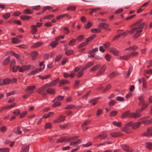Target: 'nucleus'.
<instances>
[{
	"label": "nucleus",
	"mask_w": 152,
	"mask_h": 152,
	"mask_svg": "<svg viewBox=\"0 0 152 152\" xmlns=\"http://www.w3.org/2000/svg\"><path fill=\"white\" fill-rule=\"evenodd\" d=\"M144 26L145 23L143 22V20L141 19L137 20L132 25V28L130 30H126L125 32L120 33V34L121 36H126L128 34L134 33L133 37L134 39H136L140 36Z\"/></svg>",
	"instance_id": "obj_1"
},
{
	"label": "nucleus",
	"mask_w": 152,
	"mask_h": 152,
	"mask_svg": "<svg viewBox=\"0 0 152 152\" xmlns=\"http://www.w3.org/2000/svg\"><path fill=\"white\" fill-rule=\"evenodd\" d=\"M95 36L96 35L95 34H93L88 37L85 42L82 43L79 45L78 48H81L87 45L88 44V42L93 39L95 37Z\"/></svg>",
	"instance_id": "obj_2"
},
{
	"label": "nucleus",
	"mask_w": 152,
	"mask_h": 152,
	"mask_svg": "<svg viewBox=\"0 0 152 152\" xmlns=\"http://www.w3.org/2000/svg\"><path fill=\"white\" fill-rule=\"evenodd\" d=\"M121 147L125 151L127 152H132L133 149L131 147L126 144H122L121 145Z\"/></svg>",
	"instance_id": "obj_3"
},
{
	"label": "nucleus",
	"mask_w": 152,
	"mask_h": 152,
	"mask_svg": "<svg viewBox=\"0 0 152 152\" xmlns=\"http://www.w3.org/2000/svg\"><path fill=\"white\" fill-rule=\"evenodd\" d=\"M30 66L29 65H24L21 67L19 66L18 71L20 72H22L26 71L30 68Z\"/></svg>",
	"instance_id": "obj_4"
},
{
	"label": "nucleus",
	"mask_w": 152,
	"mask_h": 152,
	"mask_svg": "<svg viewBox=\"0 0 152 152\" xmlns=\"http://www.w3.org/2000/svg\"><path fill=\"white\" fill-rule=\"evenodd\" d=\"M106 69L105 65H103L100 69L97 72L96 76L100 75L104 72Z\"/></svg>",
	"instance_id": "obj_5"
},
{
	"label": "nucleus",
	"mask_w": 152,
	"mask_h": 152,
	"mask_svg": "<svg viewBox=\"0 0 152 152\" xmlns=\"http://www.w3.org/2000/svg\"><path fill=\"white\" fill-rule=\"evenodd\" d=\"M152 127H149L147 129V132L143 134V135L146 137L152 136Z\"/></svg>",
	"instance_id": "obj_6"
},
{
	"label": "nucleus",
	"mask_w": 152,
	"mask_h": 152,
	"mask_svg": "<svg viewBox=\"0 0 152 152\" xmlns=\"http://www.w3.org/2000/svg\"><path fill=\"white\" fill-rule=\"evenodd\" d=\"M110 135L112 137H118L123 136L122 133L119 132H113L110 134Z\"/></svg>",
	"instance_id": "obj_7"
},
{
	"label": "nucleus",
	"mask_w": 152,
	"mask_h": 152,
	"mask_svg": "<svg viewBox=\"0 0 152 152\" xmlns=\"http://www.w3.org/2000/svg\"><path fill=\"white\" fill-rule=\"evenodd\" d=\"M35 88V86L32 85L28 87L27 89L25 91H28L31 94L34 93V90Z\"/></svg>",
	"instance_id": "obj_8"
},
{
	"label": "nucleus",
	"mask_w": 152,
	"mask_h": 152,
	"mask_svg": "<svg viewBox=\"0 0 152 152\" xmlns=\"http://www.w3.org/2000/svg\"><path fill=\"white\" fill-rule=\"evenodd\" d=\"M66 118L65 116H63L62 115H60L59 118L57 119L54 121V122L55 123H60L61 122H63L65 120Z\"/></svg>",
	"instance_id": "obj_9"
},
{
	"label": "nucleus",
	"mask_w": 152,
	"mask_h": 152,
	"mask_svg": "<svg viewBox=\"0 0 152 152\" xmlns=\"http://www.w3.org/2000/svg\"><path fill=\"white\" fill-rule=\"evenodd\" d=\"M11 54L12 55L15 56L17 59L19 60L22 61L24 59V57L23 56L15 53L14 52H11Z\"/></svg>",
	"instance_id": "obj_10"
},
{
	"label": "nucleus",
	"mask_w": 152,
	"mask_h": 152,
	"mask_svg": "<svg viewBox=\"0 0 152 152\" xmlns=\"http://www.w3.org/2000/svg\"><path fill=\"white\" fill-rule=\"evenodd\" d=\"M142 121V123L144 124H149L152 123V118L150 120H146L145 118H144L140 119Z\"/></svg>",
	"instance_id": "obj_11"
},
{
	"label": "nucleus",
	"mask_w": 152,
	"mask_h": 152,
	"mask_svg": "<svg viewBox=\"0 0 152 152\" xmlns=\"http://www.w3.org/2000/svg\"><path fill=\"white\" fill-rule=\"evenodd\" d=\"M44 69V67H42L39 68H37L31 71L30 75H34L38 73L39 72L41 71ZM29 74V73H28Z\"/></svg>",
	"instance_id": "obj_12"
},
{
	"label": "nucleus",
	"mask_w": 152,
	"mask_h": 152,
	"mask_svg": "<svg viewBox=\"0 0 152 152\" xmlns=\"http://www.w3.org/2000/svg\"><path fill=\"white\" fill-rule=\"evenodd\" d=\"M141 115L140 114L137 113L136 111L135 113H130V118H137L140 117Z\"/></svg>",
	"instance_id": "obj_13"
},
{
	"label": "nucleus",
	"mask_w": 152,
	"mask_h": 152,
	"mask_svg": "<svg viewBox=\"0 0 152 152\" xmlns=\"http://www.w3.org/2000/svg\"><path fill=\"white\" fill-rule=\"evenodd\" d=\"M107 135L106 132H102L100 134L96 137L95 138H99L101 139H103L107 137Z\"/></svg>",
	"instance_id": "obj_14"
},
{
	"label": "nucleus",
	"mask_w": 152,
	"mask_h": 152,
	"mask_svg": "<svg viewBox=\"0 0 152 152\" xmlns=\"http://www.w3.org/2000/svg\"><path fill=\"white\" fill-rule=\"evenodd\" d=\"M109 26V24L105 23H101L98 26V27L102 29H106Z\"/></svg>",
	"instance_id": "obj_15"
},
{
	"label": "nucleus",
	"mask_w": 152,
	"mask_h": 152,
	"mask_svg": "<svg viewBox=\"0 0 152 152\" xmlns=\"http://www.w3.org/2000/svg\"><path fill=\"white\" fill-rule=\"evenodd\" d=\"M64 50L65 51V54L67 56H69L74 54V50L71 49L66 50V48H65Z\"/></svg>",
	"instance_id": "obj_16"
},
{
	"label": "nucleus",
	"mask_w": 152,
	"mask_h": 152,
	"mask_svg": "<svg viewBox=\"0 0 152 152\" xmlns=\"http://www.w3.org/2000/svg\"><path fill=\"white\" fill-rule=\"evenodd\" d=\"M109 51L111 53H112L115 55H117L118 53L119 52L115 48H110L108 49Z\"/></svg>",
	"instance_id": "obj_17"
},
{
	"label": "nucleus",
	"mask_w": 152,
	"mask_h": 152,
	"mask_svg": "<svg viewBox=\"0 0 152 152\" xmlns=\"http://www.w3.org/2000/svg\"><path fill=\"white\" fill-rule=\"evenodd\" d=\"M130 112L129 110H128L122 113L121 115V118L123 119L126 118H130Z\"/></svg>",
	"instance_id": "obj_18"
},
{
	"label": "nucleus",
	"mask_w": 152,
	"mask_h": 152,
	"mask_svg": "<svg viewBox=\"0 0 152 152\" xmlns=\"http://www.w3.org/2000/svg\"><path fill=\"white\" fill-rule=\"evenodd\" d=\"M67 142V137H61L58 139L56 141L57 143L62 142Z\"/></svg>",
	"instance_id": "obj_19"
},
{
	"label": "nucleus",
	"mask_w": 152,
	"mask_h": 152,
	"mask_svg": "<svg viewBox=\"0 0 152 152\" xmlns=\"http://www.w3.org/2000/svg\"><path fill=\"white\" fill-rule=\"evenodd\" d=\"M43 42H37L35 43L31 47V48H37L38 47H40L43 45Z\"/></svg>",
	"instance_id": "obj_20"
},
{
	"label": "nucleus",
	"mask_w": 152,
	"mask_h": 152,
	"mask_svg": "<svg viewBox=\"0 0 152 152\" xmlns=\"http://www.w3.org/2000/svg\"><path fill=\"white\" fill-rule=\"evenodd\" d=\"M31 33L32 34H36L37 32V26L34 25H32L31 26Z\"/></svg>",
	"instance_id": "obj_21"
},
{
	"label": "nucleus",
	"mask_w": 152,
	"mask_h": 152,
	"mask_svg": "<svg viewBox=\"0 0 152 152\" xmlns=\"http://www.w3.org/2000/svg\"><path fill=\"white\" fill-rule=\"evenodd\" d=\"M94 64L93 62H88L83 68L82 70H85L88 68L90 66H92Z\"/></svg>",
	"instance_id": "obj_22"
},
{
	"label": "nucleus",
	"mask_w": 152,
	"mask_h": 152,
	"mask_svg": "<svg viewBox=\"0 0 152 152\" xmlns=\"http://www.w3.org/2000/svg\"><path fill=\"white\" fill-rule=\"evenodd\" d=\"M138 48V47L136 45H133L128 48H126L125 50H136Z\"/></svg>",
	"instance_id": "obj_23"
},
{
	"label": "nucleus",
	"mask_w": 152,
	"mask_h": 152,
	"mask_svg": "<svg viewBox=\"0 0 152 152\" xmlns=\"http://www.w3.org/2000/svg\"><path fill=\"white\" fill-rule=\"evenodd\" d=\"M45 89V88L44 87L42 86V87L39 88L37 91L38 93L40 94H42L43 95H45L46 94L45 93H43V91Z\"/></svg>",
	"instance_id": "obj_24"
},
{
	"label": "nucleus",
	"mask_w": 152,
	"mask_h": 152,
	"mask_svg": "<svg viewBox=\"0 0 152 152\" xmlns=\"http://www.w3.org/2000/svg\"><path fill=\"white\" fill-rule=\"evenodd\" d=\"M30 54L32 56V59L34 60L36 59V56L38 55V53L37 51H35L32 52Z\"/></svg>",
	"instance_id": "obj_25"
},
{
	"label": "nucleus",
	"mask_w": 152,
	"mask_h": 152,
	"mask_svg": "<svg viewBox=\"0 0 152 152\" xmlns=\"http://www.w3.org/2000/svg\"><path fill=\"white\" fill-rule=\"evenodd\" d=\"M46 91L47 93L49 94H54L55 93V90L50 88H47Z\"/></svg>",
	"instance_id": "obj_26"
},
{
	"label": "nucleus",
	"mask_w": 152,
	"mask_h": 152,
	"mask_svg": "<svg viewBox=\"0 0 152 152\" xmlns=\"http://www.w3.org/2000/svg\"><path fill=\"white\" fill-rule=\"evenodd\" d=\"M29 150L28 146H24L21 148L20 152H28Z\"/></svg>",
	"instance_id": "obj_27"
},
{
	"label": "nucleus",
	"mask_w": 152,
	"mask_h": 152,
	"mask_svg": "<svg viewBox=\"0 0 152 152\" xmlns=\"http://www.w3.org/2000/svg\"><path fill=\"white\" fill-rule=\"evenodd\" d=\"M145 96L144 95H140L138 98V99L140 102L139 103V105L141 104V103H143L145 102L144 99L145 98Z\"/></svg>",
	"instance_id": "obj_28"
},
{
	"label": "nucleus",
	"mask_w": 152,
	"mask_h": 152,
	"mask_svg": "<svg viewBox=\"0 0 152 152\" xmlns=\"http://www.w3.org/2000/svg\"><path fill=\"white\" fill-rule=\"evenodd\" d=\"M64 97V96L59 95L53 100V102H55V101H58L62 100L63 99Z\"/></svg>",
	"instance_id": "obj_29"
},
{
	"label": "nucleus",
	"mask_w": 152,
	"mask_h": 152,
	"mask_svg": "<svg viewBox=\"0 0 152 152\" xmlns=\"http://www.w3.org/2000/svg\"><path fill=\"white\" fill-rule=\"evenodd\" d=\"M20 19L23 20H27L32 18V17L28 15H22L20 16Z\"/></svg>",
	"instance_id": "obj_30"
},
{
	"label": "nucleus",
	"mask_w": 152,
	"mask_h": 152,
	"mask_svg": "<svg viewBox=\"0 0 152 152\" xmlns=\"http://www.w3.org/2000/svg\"><path fill=\"white\" fill-rule=\"evenodd\" d=\"M130 58L129 55H124L121 56L119 57L118 58V59L119 60H127Z\"/></svg>",
	"instance_id": "obj_31"
},
{
	"label": "nucleus",
	"mask_w": 152,
	"mask_h": 152,
	"mask_svg": "<svg viewBox=\"0 0 152 152\" xmlns=\"http://www.w3.org/2000/svg\"><path fill=\"white\" fill-rule=\"evenodd\" d=\"M141 122V123L138 122H136L134 123L132 126V127L133 129H135L138 128L141 124V123H142V121H140Z\"/></svg>",
	"instance_id": "obj_32"
},
{
	"label": "nucleus",
	"mask_w": 152,
	"mask_h": 152,
	"mask_svg": "<svg viewBox=\"0 0 152 152\" xmlns=\"http://www.w3.org/2000/svg\"><path fill=\"white\" fill-rule=\"evenodd\" d=\"M59 81V78H57L56 79L52 81L51 83V87L54 86H55L57 83Z\"/></svg>",
	"instance_id": "obj_33"
},
{
	"label": "nucleus",
	"mask_w": 152,
	"mask_h": 152,
	"mask_svg": "<svg viewBox=\"0 0 152 152\" xmlns=\"http://www.w3.org/2000/svg\"><path fill=\"white\" fill-rule=\"evenodd\" d=\"M3 85H8L11 83V79L5 78L3 80Z\"/></svg>",
	"instance_id": "obj_34"
},
{
	"label": "nucleus",
	"mask_w": 152,
	"mask_h": 152,
	"mask_svg": "<svg viewBox=\"0 0 152 152\" xmlns=\"http://www.w3.org/2000/svg\"><path fill=\"white\" fill-rule=\"evenodd\" d=\"M33 13V11L29 9H27L23 11V13L26 14H31Z\"/></svg>",
	"instance_id": "obj_35"
},
{
	"label": "nucleus",
	"mask_w": 152,
	"mask_h": 152,
	"mask_svg": "<svg viewBox=\"0 0 152 152\" xmlns=\"http://www.w3.org/2000/svg\"><path fill=\"white\" fill-rule=\"evenodd\" d=\"M132 67H130L127 73H125L124 74V76L125 77H128L129 76L130 73L132 72Z\"/></svg>",
	"instance_id": "obj_36"
},
{
	"label": "nucleus",
	"mask_w": 152,
	"mask_h": 152,
	"mask_svg": "<svg viewBox=\"0 0 152 152\" xmlns=\"http://www.w3.org/2000/svg\"><path fill=\"white\" fill-rule=\"evenodd\" d=\"M100 67V65L99 64H96L91 69L90 71L91 72L95 71L98 70Z\"/></svg>",
	"instance_id": "obj_37"
},
{
	"label": "nucleus",
	"mask_w": 152,
	"mask_h": 152,
	"mask_svg": "<svg viewBox=\"0 0 152 152\" xmlns=\"http://www.w3.org/2000/svg\"><path fill=\"white\" fill-rule=\"evenodd\" d=\"M79 137H80L78 136H73L70 137H67V142H69V141L72 140H75L77 138H79Z\"/></svg>",
	"instance_id": "obj_38"
},
{
	"label": "nucleus",
	"mask_w": 152,
	"mask_h": 152,
	"mask_svg": "<svg viewBox=\"0 0 152 152\" xmlns=\"http://www.w3.org/2000/svg\"><path fill=\"white\" fill-rule=\"evenodd\" d=\"M58 44V42L56 41H54L52 42L49 45L50 46H51L52 48L55 47Z\"/></svg>",
	"instance_id": "obj_39"
},
{
	"label": "nucleus",
	"mask_w": 152,
	"mask_h": 152,
	"mask_svg": "<svg viewBox=\"0 0 152 152\" xmlns=\"http://www.w3.org/2000/svg\"><path fill=\"white\" fill-rule=\"evenodd\" d=\"M129 58H131L134 56H137L138 55V53L137 52H133L129 54Z\"/></svg>",
	"instance_id": "obj_40"
},
{
	"label": "nucleus",
	"mask_w": 152,
	"mask_h": 152,
	"mask_svg": "<svg viewBox=\"0 0 152 152\" xmlns=\"http://www.w3.org/2000/svg\"><path fill=\"white\" fill-rule=\"evenodd\" d=\"M146 148L148 149L151 150L152 149V143L151 142H146L145 143Z\"/></svg>",
	"instance_id": "obj_41"
},
{
	"label": "nucleus",
	"mask_w": 152,
	"mask_h": 152,
	"mask_svg": "<svg viewBox=\"0 0 152 152\" xmlns=\"http://www.w3.org/2000/svg\"><path fill=\"white\" fill-rule=\"evenodd\" d=\"M70 82L67 80L63 79L61 80L59 82V84L60 85L69 84Z\"/></svg>",
	"instance_id": "obj_42"
},
{
	"label": "nucleus",
	"mask_w": 152,
	"mask_h": 152,
	"mask_svg": "<svg viewBox=\"0 0 152 152\" xmlns=\"http://www.w3.org/2000/svg\"><path fill=\"white\" fill-rule=\"evenodd\" d=\"M91 31L94 33H100L101 32V30L99 28H95L91 29Z\"/></svg>",
	"instance_id": "obj_43"
},
{
	"label": "nucleus",
	"mask_w": 152,
	"mask_h": 152,
	"mask_svg": "<svg viewBox=\"0 0 152 152\" xmlns=\"http://www.w3.org/2000/svg\"><path fill=\"white\" fill-rule=\"evenodd\" d=\"M76 9V7L75 6H70L68 7L67 8V10H70L72 11H74Z\"/></svg>",
	"instance_id": "obj_44"
},
{
	"label": "nucleus",
	"mask_w": 152,
	"mask_h": 152,
	"mask_svg": "<svg viewBox=\"0 0 152 152\" xmlns=\"http://www.w3.org/2000/svg\"><path fill=\"white\" fill-rule=\"evenodd\" d=\"M38 77H39L41 79L43 80L44 79H47L50 77L51 75L50 74H48L43 76L41 75H38Z\"/></svg>",
	"instance_id": "obj_45"
},
{
	"label": "nucleus",
	"mask_w": 152,
	"mask_h": 152,
	"mask_svg": "<svg viewBox=\"0 0 152 152\" xmlns=\"http://www.w3.org/2000/svg\"><path fill=\"white\" fill-rule=\"evenodd\" d=\"M12 42L14 44H17L20 43V41L18 39L15 38H14L12 39Z\"/></svg>",
	"instance_id": "obj_46"
},
{
	"label": "nucleus",
	"mask_w": 152,
	"mask_h": 152,
	"mask_svg": "<svg viewBox=\"0 0 152 152\" xmlns=\"http://www.w3.org/2000/svg\"><path fill=\"white\" fill-rule=\"evenodd\" d=\"M100 8L99 7H96L94 8H92L91 9V11L89 12V13L90 15H92L93 12H96L99 10Z\"/></svg>",
	"instance_id": "obj_47"
},
{
	"label": "nucleus",
	"mask_w": 152,
	"mask_h": 152,
	"mask_svg": "<svg viewBox=\"0 0 152 152\" xmlns=\"http://www.w3.org/2000/svg\"><path fill=\"white\" fill-rule=\"evenodd\" d=\"M10 60V57L9 56L7 57L4 61L3 62V64L4 65H6L9 62Z\"/></svg>",
	"instance_id": "obj_48"
},
{
	"label": "nucleus",
	"mask_w": 152,
	"mask_h": 152,
	"mask_svg": "<svg viewBox=\"0 0 152 152\" xmlns=\"http://www.w3.org/2000/svg\"><path fill=\"white\" fill-rule=\"evenodd\" d=\"M52 9V7L50 6H47L44 7L42 9L43 12H45L47 10H50Z\"/></svg>",
	"instance_id": "obj_49"
},
{
	"label": "nucleus",
	"mask_w": 152,
	"mask_h": 152,
	"mask_svg": "<svg viewBox=\"0 0 152 152\" xmlns=\"http://www.w3.org/2000/svg\"><path fill=\"white\" fill-rule=\"evenodd\" d=\"M76 42V39H73L69 42L68 44L70 46H73L75 45Z\"/></svg>",
	"instance_id": "obj_50"
},
{
	"label": "nucleus",
	"mask_w": 152,
	"mask_h": 152,
	"mask_svg": "<svg viewBox=\"0 0 152 152\" xmlns=\"http://www.w3.org/2000/svg\"><path fill=\"white\" fill-rule=\"evenodd\" d=\"M113 124L116 126L120 127L121 126V123L120 122L114 121L113 122Z\"/></svg>",
	"instance_id": "obj_51"
},
{
	"label": "nucleus",
	"mask_w": 152,
	"mask_h": 152,
	"mask_svg": "<svg viewBox=\"0 0 152 152\" xmlns=\"http://www.w3.org/2000/svg\"><path fill=\"white\" fill-rule=\"evenodd\" d=\"M10 16L11 15L10 13H8L4 14L2 15V17L4 19H8L10 17Z\"/></svg>",
	"instance_id": "obj_52"
},
{
	"label": "nucleus",
	"mask_w": 152,
	"mask_h": 152,
	"mask_svg": "<svg viewBox=\"0 0 152 152\" xmlns=\"http://www.w3.org/2000/svg\"><path fill=\"white\" fill-rule=\"evenodd\" d=\"M142 104V110H144L148 106L149 104L145 102H144L143 103H141Z\"/></svg>",
	"instance_id": "obj_53"
},
{
	"label": "nucleus",
	"mask_w": 152,
	"mask_h": 152,
	"mask_svg": "<svg viewBox=\"0 0 152 152\" xmlns=\"http://www.w3.org/2000/svg\"><path fill=\"white\" fill-rule=\"evenodd\" d=\"M55 103L53 104V107H58L61 104V102L58 101H55Z\"/></svg>",
	"instance_id": "obj_54"
},
{
	"label": "nucleus",
	"mask_w": 152,
	"mask_h": 152,
	"mask_svg": "<svg viewBox=\"0 0 152 152\" xmlns=\"http://www.w3.org/2000/svg\"><path fill=\"white\" fill-rule=\"evenodd\" d=\"M54 16V15H49L45 16L43 17V19H50V18H53Z\"/></svg>",
	"instance_id": "obj_55"
},
{
	"label": "nucleus",
	"mask_w": 152,
	"mask_h": 152,
	"mask_svg": "<svg viewBox=\"0 0 152 152\" xmlns=\"http://www.w3.org/2000/svg\"><path fill=\"white\" fill-rule=\"evenodd\" d=\"M9 149L7 148L0 149V152H9Z\"/></svg>",
	"instance_id": "obj_56"
},
{
	"label": "nucleus",
	"mask_w": 152,
	"mask_h": 152,
	"mask_svg": "<svg viewBox=\"0 0 152 152\" xmlns=\"http://www.w3.org/2000/svg\"><path fill=\"white\" fill-rule=\"evenodd\" d=\"M65 35H59L55 37V39L56 41H57L61 39H63Z\"/></svg>",
	"instance_id": "obj_57"
},
{
	"label": "nucleus",
	"mask_w": 152,
	"mask_h": 152,
	"mask_svg": "<svg viewBox=\"0 0 152 152\" xmlns=\"http://www.w3.org/2000/svg\"><path fill=\"white\" fill-rule=\"evenodd\" d=\"M117 113L118 112L116 111H113L110 113V117H113L115 116L117 114Z\"/></svg>",
	"instance_id": "obj_58"
},
{
	"label": "nucleus",
	"mask_w": 152,
	"mask_h": 152,
	"mask_svg": "<svg viewBox=\"0 0 152 152\" xmlns=\"http://www.w3.org/2000/svg\"><path fill=\"white\" fill-rule=\"evenodd\" d=\"M62 55L61 54H59L57 55L55 59V61H58L62 58Z\"/></svg>",
	"instance_id": "obj_59"
},
{
	"label": "nucleus",
	"mask_w": 152,
	"mask_h": 152,
	"mask_svg": "<svg viewBox=\"0 0 152 152\" xmlns=\"http://www.w3.org/2000/svg\"><path fill=\"white\" fill-rule=\"evenodd\" d=\"M98 102V100L97 99H95L92 100H91L89 101V103H91L93 105L96 104Z\"/></svg>",
	"instance_id": "obj_60"
},
{
	"label": "nucleus",
	"mask_w": 152,
	"mask_h": 152,
	"mask_svg": "<svg viewBox=\"0 0 152 152\" xmlns=\"http://www.w3.org/2000/svg\"><path fill=\"white\" fill-rule=\"evenodd\" d=\"M103 46L105 48H107L110 45V43L108 42L103 44Z\"/></svg>",
	"instance_id": "obj_61"
},
{
	"label": "nucleus",
	"mask_w": 152,
	"mask_h": 152,
	"mask_svg": "<svg viewBox=\"0 0 152 152\" xmlns=\"http://www.w3.org/2000/svg\"><path fill=\"white\" fill-rule=\"evenodd\" d=\"M15 64V59H12L10 62V67L13 66Z\"/></svg>",
	"instance_id": "obj_62"
},
{
	"label": "nucleus",
	"mask_w": 152,
	"mask_h": 152,
	"mask_svg": "<svg viewBox=\"0 0 152 152\" xmlns=\"http://www.w3.org/2000/svg\"><path fill=\"white\" fill-rule=\"evenodd\" d=\"M117 75V73L115 72H113L111 73L110 75H109L108 76V77L110 78H112L115 76Z\"/></svg>",
	"instance_id": "obj_63"
},
{
	"label": "nucleus",
	"mask_w": 152,
	"mask_h": 152,
	"mask_svg": "<svg viewBox=\"0 0 152 152\" xmlns=\"http://www.w3.org/2000/svg\"><path fill=\"white\" fill-rule=\"evenodd\" d=\"M18 67L19 66H14L12 67V71L14 72H15L17 71L18 70Z\"/></svg>",
	"instance_id": "obj_64"
}]
</instances>
